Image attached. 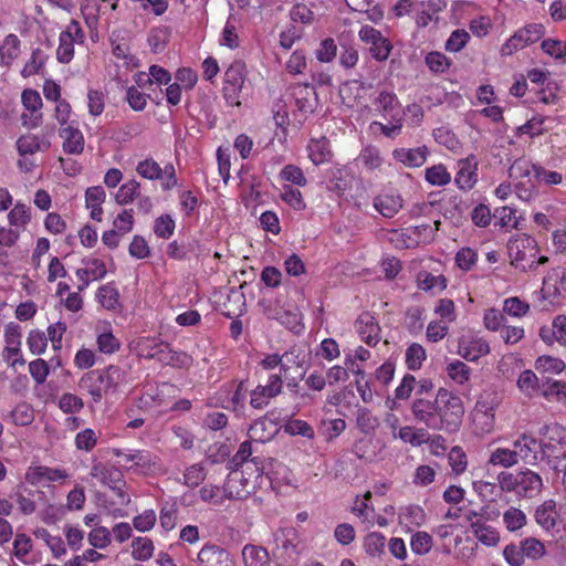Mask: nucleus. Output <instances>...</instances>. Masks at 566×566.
<instances>
[{
	"mask_svg": "<svg viewBox=\"0 0 566 566\" xmlns=\"http://www.w3.org/2000/svg\"><path fill=\"white\" fill-rule=\"evenodd\" d=\"M541 460L553 470L566 469V428L551 422L538 429Z\"/></svg>",
	"mask_w": 566,
	"mask_h": 566,
	"instance_id": "obj_1",
	"label": "nucleus"
},
{
	"mask_svg": "<svg viewBox=\"0 0 566 566\" xmlns=\"http://www.w3.org/2000/svg\"><path fill=\"white\" fill-rule=\"evenodd\" d=\"M126 380V371L116 365H109L103 369H95L84 374L78 382L82 390H85L94 402H101L104 395L116 391L120 384Z\"/></svg>",
	"mask_w": 566,
	"mask_h": 566,
	"instance_id": "obj_2",
	"label": "nucleus"
},
{
	"mask_svg": "<svg viewBox=\"0 0 566 566\" xmlns=\"http://www.w3.org/2000/svg\"><path fill=\"white\" fill-rule=\"evenodd\" d=\"M437 413L434 418V428L437 431L448 433L458 432L461 428L464 406L462 399L446 388L437 391Z\"/></svg>",
	"mask_w": 566,
	"mask_h": 566,
	"instance_id": "obj_3",
	"label": "nucleus"
},
{
	"mask_svg": "<svg viewBox=\"0 0 566 566\" xmlns=\"http://www.w3.org/2000/svg\"><path fill=\"white\" fill-rule=\"evenodd\" d=\"M136 350L145 359H156L172 368H188L193 361L186 352L174 350L168 343L150 337L139 339Z\"/></svg>",
	"mask_w": 566,
	"mask_h": 566,
	"instance_id": "obj_4",
	"label": "nucleus"
},
{
	"mask_svg": "<svg viewBox=\"0 0 566 566\" xmlns=\"http://www.w3.org/2000/svg\"><path fill=\"white\" fill-rule=\"evenodd\" d=\"M511 263L522 272L535 270L538 249L536 240L525 233L518 234L507 243Z\"/></svg>",
	"mask_w": 566,
	"mask_h": 566,
	"instance_id": "obj_5",
	"label": "nucleus"
},
{
	"mask_svg": "<svg viewBox=\"0 0 566 566\" xmlns=\"http://www.w3.org/2000/svg\"><path fill=\"white\" fill-rule=\"evenodd\" d=\"M499 488L502 491H513L517 495H522L527 492L539 493L543 486L541 475L530 469L521 471L516 475L502 473L499 476Z\"/></svg>",
	"mask_w": 566,
	"mask_h": 566,
	"instance_id": "obj_6",
	"label": "nucleus"
},
{
	"mask_svg": "<svg viewBox=\"0 0 566 566\" xmlns=\"http://www.w3.org/2000/svg\"><path fill=\"white\" fill-rule=\"evenodd\" d=\"M247 77V66L243 61H234L224 72L223 95L228 103L239 105V94Z\"/></svg>",
	"mask_w": 566,
	"mask_h": 566,
	"instance_id": "obj_7",
	"label": "nucleus"
},
{
	"mask_svg": "<svg viewBox=\"0 0 566 566\" xmlns=\"http://www.w3.org/2000/svg\"><path fill=\"white\" fill-rule=\"evenodd\" d=\"M359 39L369 44L370 55L377 61H386L391 52L392 45L381 32L370 25H363L358 32Z\"/></svg>",
	"mask_w": 566,
	"mask_h": 566,
	"instance_id": "obj_8",
	"label": "nucleus"
},
{
	"mask_svg": "<svg viewBox=\"0 0 566 566\" xmlns=\"http://www.w3.org/2000/svg\"><path fill=\"white\" fill-rule=\"evenodd\" d=\"M283 388L281 375H270L266 385L256 386L250 394V406L254 409H263L271 398L279 396Z\"/></svg>",
	"mask_w": 566,
	"mask_h": 566,
	"instance_id": "obj_9",
	"label": "nucleus"
},
{
	"mask_svg": "<svg viewBox=\"0 0 566 566\" xmlns=\"http://www.w3.org/2000/svg\"><path fill=\"white\" fill-rule=\"evenodd\" d=\"M69 479L65 470L53 469L44 465L30 467L25 480L36 486H50L51 483H64Z\"/></svg>",
	"mask_w": 566,
	"mask_h": 566,
	"instance_id": "obj_10",
	"label": "nucleus"
},
{
	"mask_svg": "<svg viewBox=\"0 0 566 566\" xmlns=\"http://www.w3.org/2000/svg\"><path fill=\"white\" fill-rule=\"evenodd\" d=\"M513 447L518 459L527 464L535 465L541 460L539 438L523 432L513 442Z\"/></svg>",
	"mask_w": 566,
	"mask_h": 566,
	"instance_id": "obj_11",
	"label": "nucleus"
},
{
	"mask_svg": "<svg viewBox=\"0 0 566 566\" xmlns=\"http://www.w3.org/2000/svg\"><path fill=\"white\" fill-rule=\"evenodd\" d=\"M478 167L479 161L474 155H469L458 161V172L454 181L461 190L469 191L475 186L478 182Z\"/></svg>",
	"mask_w": 566,
	"mask_h": 566,
	"instance_id": "obj_12",
	"label": "nucleus"
},
{
	"mask_svg": "<svg viewBox=\"0 0 566 566\" xmlns=\"http://www.w3.org/2000/svg\"><path fill=\"white\" fill-rule=\"evenodd\" d=\"M536 522L545 530L555 527L558 523L566 525V511L562 505L557 509L554 500H547L535 512Z\"/></svg>",
	"mask_w": 566,
	"mask_h": 566,
	"instance_id": "obj_13",
	"label": "nucleus"
},
{
	"mask_svg": "<svg viewBox=\"0 0 566 566\" xmlns=\"http://www.w3.org/2000/svg\"><path fill=\"white\" fill-rule=\"evenodd\" d=\"M290 92L300 112L311 114L315 111L317 95L313 86L297 83L290 86Z\"/></svg>",
	"mask_w": 566,
	"mask_h": 566,
	"instance_id": "obj_14",
	"label": "nucleus"
},
{
	"mask_svg": "<svg viewBox=\"0 0 566 566\" xmlns=\"http://www.w3.org/2000/svg\"><path fill=\"white\" fill-rule=\"evenodd\" d=\"M437 396L433 400L416 397L411 402L410 410L419 423L424 424L427 428L433 430L434 428V418L437 413Z\"/></svg>",
	"mask_w": 566,
	"mask_h": 566,
	"instance_id": "obj_15",
	"label": "nucleus"
},
{
	"mask_svg": "<svg viewBox=\"0 0 566 566\" xmlns=\"http://www.w3.org/2000/svg\"><path fill=\"white\" fill-rule=\"evenodd\" d=\"M115 454L117 457H123L126 463H132L129 469L137 473L146 474L157 464V457L147 450H135L130 453L115 450Z\"/></svg>",
	"mask_w": 566,
	"mask_h": 566,
	"instance_id": "obj_16",
	"label": "nucleus"
},
{
	"mask_svg": "<svg viewBox=\"0 0 566 566\" xmlns=\"http://www.w3.org/2000/svg\"><path fill=\"white\" fill-rule=\"evenodd\" d=\"M355 329L361 340L368 346H376L380 340V327L376 318L368 312L361 313L356 322Z\"/></svg>",
	"mask_w": 566,
	"mask_h": 566,
	"instance_id": "obj_17",
	"label": "nucleus"
},
{
	"mask_svg": "<svg viewBox=\"0 0 566 566\" xmlns=\"http://www.w3.org/2000/svg\"><path fill=\"white\" fill-rule=\"evenodd\" d=\"M459 355L469 361H476L490 353L489 343L478 336H464L459 342Z\"/></svg>",
	"mask_w": 566,
	"mask_h": 566,
	"instance_id": "obj_18",
	"label": "nucleus"
},
{
	"mask_svg": "<svg viewBox=\"0 0 566 566\" xmlns=\"http://www.w3.org/2000/svg\"><path fill=\"white\" fill-rule=\"evenodd\" d=\"M371 497H356L352 512L365 524L367 527L385 526L387 524L386 518L380 515L373 504H370Z\"/></svg>",
	"mask_w": 566,
	"mask_h": 566,
	"instance_id": "obj_19",
	"label": "nucleus"
},
{
	"mask_svg": "<svg viewBox=\"0 0 566 566\" xmlns=\"http://www.w3.org/2000/svg\"><path fill=\"white\" fill-rule=\"evenodd\" d=\"M429 155L427 146L417 148H396L392 151V157L403 164L406 167L415 168L422 166Z\"/></svg>",
	"mask_w": 566,
	"mask_h": 566,
	"instance_id": "obj_20",
	"label": "nucleus"
},
{
	"mask_svg": "<svg viewBox=\"0 0 566 566\" xmlns=\"http://www.w3.org/2000/svg\"><path fill=\"white\" fill-rule=\"evenodd\" d=\"M97 506L106 515L113 517L128 516L135 509H130V499L126 497H97Z\"/></svg>",
	"mask_w": 566,
	"mask_h": 566,
	"instance_id": "obj_21",
	"label": "nucleus"
},
{
	"mask_svg": "<svg viewBox=\"0 0 566 566\" xmlns=\"http://www.w3.org/2000/svg\"><path fill=\"white\" fill-rule=\"evenodd\" d=\"M201 566H230L229 553L216 545H205L198 553Z\"/></svg>",
	"mask_w": 566,
	"mask_h": 566,
	"instance_id": "obj_22",
	"label": "nucleus"
},
{
	"mask_svg": "<svg viewBox=\"0 0 566 566\" xmlns=\"http://www.w3.org/2000/svg\"><path fill=\"white\" fill-rule=\"evenodd\" d=\"M60 137L63 139V150L66 154L71 155H80L84 150V136L82 132L69 125L66 127L61 128Z\"/></svg>",
	"mask_w": 566,
	"mask_h": 566,
	"instance_id": "obj_23",
	"label": "nucleus"
},
{
	"mask_svg": "<svg viewBox=\"0 0 566 566\" xmlns=\"http://www.w3.org/2000/svg\"><path fill=\"white\" fill-rule=\"evenodd\" d=\"M51 147L49 139L39 137L38 135H22L17 140V149L21 157L33 155L38 151H46Z\"/></svg>",
	"mask_w": 566,
	"mask_h": 566,
	"instance_id": "obj_24",
	"label": "nucleus"
},
{
	"mask_svg": "<svg viewBox=\"0 0 566 566\" xmlns=\"http://www.w3.org/2000/svg\"><path fill=\"white\" fill-rule=\"evenodd\" d=\"M374 208L385 218H392L402 208V198L395 193H381L374 199Z\"/></svg>",
	"mask_w": 566,
	"mask_h": 566,
	"instance_id": "obj_25",
	"label": "nucleus"
},
{
	"mask_svg": "<svg viewBox=\"0 0 566 566\" xmlns=\"http://www.w3.org/2000/svg\"><path fill=\"white\" fill-rule=\"evenodd\" d=\"M308 157L315 166L328 163L332 159L329 140L326 137L312 138L307 145Z\"/></svg>",
	"mask_w": 566,
	"mask_h": 566,
	"instance_id": "obj_26",
	"label": "nucleus"
},
{
	"mask_svg": "<svg viewBox=\"0 0 566 566\" xmlns=\"http://www.w3.org/2000/svg\"><path fill=\"white\" fill-rule=\"evenodd\" d=\"M276 433L275 423L268 417L255 420L249 428L248 434L251 440L264 443L270 441Z\"/></svg>",
	"mask_w": 566,
	"mask_h": 566,
	"instance_id": "obj_27",
	"label": "nucleus"
},
{
	"mask_svg": "<svg viewBox=\"0 0 566 566\" xmlns=\"http://www.w3.org/2000/svg\"><path fill=\"white\" fill-rule=\"evenodd\" d=\"M542 396L548 401H566V381L545 378L541 386Z\"/></svg>",
	"mask_w": 566,
	"mask_h": 566,
	"instance_id": "obj_28",
	"label": "nucleus"
},
{
	"mask_svg": "<svg viewBox=\"0 0 566 566\" xmlns=\"http://www.w3.org/2000/svg\"><path fill=\"white\" fill-rule=\"evenodd\" d=\"M96 298L108 311H119V292L114 282L102 285L96 292Z\"/></svg>",
	"mask_w": 566,
	"mask_h": 566,
	"instance_id": "obj_29",
	"label": "nucleus"
},
{
	"mask_svg": "<svg viewBox=\"0 0 566 566\" xmlns=\"http://www.w3.org/2000/svg\"><path fill=\"white\" fill-rule=\"evenodd\" d=\"M94 471L97 473L95 476H98L101 482L107 485L111 490L117 491L118 495H124L122 488L125 485V481L123 480V473L115 468H101L94 467Z\"/></svg>",
	"mask_w": 566,
	"mask_h": 566,
	"instance_id": "obj_30",
	"label": "nucleus"
},
{
	"mask_svg": "<svg viewBox=\"0 0 566 566\" xmlns=\"http://www.w3.org/2000/svg\"><path fill=\"white\" fill-rule=\"evenodd\" d=\"M516 385L521 392L527 398H532L537 394L542 386L538 377L531 369H525L520 374Z\"/></svg>",
	"mask_w": 566,
	"mask_h": 566,
	"instance_id": "obj_31",
	"label": "nucleus"
},
{
	"mask_svg": "<svg viewBox=\"0 0 566 566\" xmlns=\"http://www.w3.org/2000/svg\"><path fill=\"white\" fill-rule=\"evenodd\" d=\"M245 566H269L268 551L260 546L245 545L242 549Z\"/></svg>",
	"mask_w": 566,
	"mask_h": 566,
	"instance_id": "obj_32",
	"label": "nucleus"
},
{
	"mask_svg": "<svg viewBox=\"0 0 566 566\" xmlns=\"http://www.w3.org/2000/svg\"><path fill=\"white\" fill-rule=\"evenodd\" d=\"M132 557L139 562H146L150 559L155 552V545L148 537H135L130 544Z\"/></svg>",
	"mask_w": 566,
	"mask_h": 566,
	"instance_id": "obj_33",
	"label": "nucleus"
},
{
	"mask_svg": "<svg viewBox=\"0 0 566 566\" xmlns=\"http://www.w3.org/2000/svg\"><path fill=\"white\" fill-rule=\"evenodd\" d=\"M534 367L539 374L559 375L566 365L557 357L542 355L535 360Z\"/></svg>",
	"mask_w": 566,
	"mask_h": 566,
	"instance_id": "obj_34",
	"label": "nucleus"
},
{
	"mask_svg": "<svg viewBox=\"0 0 566 566\" xmlns=\"http://www.w3.org/2000/svg\"><path fill=\"white\" fill-rule=\"evenodd\" d=\"M538 165L532 164L526 158H517L511 165L509 169V175L514 180H523V179H532V176H535V168Z\"/></svg>",
	"mask_w": 566,
	"mask_h": 566,
	"instance_id": "obj_35",
	"label": "nucleus"
},
{
	"mask_svg": "<svg viewBox=\"0 0 566 566\" xmlns=\"http://www.w3.org/2000/svg\"><path fill=\"white\" fill-rule=\"evenodd\" d=\"M447 375L458 385H464L470 380L471 368L461 360H452L446 367Z\"/></svg>",
	"mask_w": 566,
	"mask_h": 566,
	"instance_id": "obj_36",
	"label": "nucleus"
},
{
	"mask_svg": "<svg viewBox=\"0 0 566 566\" xmlns=\"http://www.w3.org/2000/svg\"><path fill=\"white\" fill-rule=\"evenodd\" d=\"M472 528L478 541L486 546H495L500 541L499 532L492 526L480 523V521L473 522Z\"/></svg>",
	"mask_w": 566,
	"mask_h": 566,
	"instance_id": "obj_37",
	"label": "nucleus"
},
{
	"mask_svg": "<svg viewBox=\"0 0 566 566\" xmlns=\"http://www.w3.org/2000/svg\"><path fill=\"white\" fill-rule=\"evenodd\" d=\"M427 358V352L422 345L412 343L406 349L405 361L410 370H418Z\"/></svg>",
	"mask_w": 566,
	"mask_h": 566,
	"instance_id": "obj_38",
	"label": "nucleus"
},
{
	"mask_svg": "<svg viewBox=\"0 0 566 566\" xmlns=\"http://www.w3.org/2000/svg\"><path fill=\"white\" fill-rule=\"evenodd\" d=\"M139 189L140 184L135 179H130L119 187L115 193V201L122 206L132 203L138 197Z\"/></svg>",
	"mask_w": 566,
	"mask_h": 566,
	"instance_id": "obj_39",
	"label": "nucleus"
},
{
	"mask_svg": "<svg viewBox=\"0 0 566 566\" xmlns=\"http://www.w3.org/2000/svg\"><path fill=\"white\" fill-rule=\"evenodd\" d=\"M253 451H252V443L251 441H243L237 451V453L231 458L230 460V468L231 469H239L248 460H251L254 464L260 463L259 457L251 458Z\"/></svg>",
	"mask_w": 566,
	"mask_h": 566,
	"instance_id": "obj_40",
	"label": "nucleus"
},
{
	"mask_svg": "<svg viewBox=\"0 0 566 566\" xmlns=\"http://www.w3.org/2000/svg\"><path fill=\"white\" fill-rule=\"evenodd\" d=\"M516 450H510L506 448H497L491 453L489 462L493 465H501L503 468H510L518 462Z\"/></svg>",
	"mask_w": 566,
	"mask_h": 566,
	"instance_id": "obj_41",
	"label": "nucleus"
},
{
	"mask_svg": "<svg viewBox=\"0 0 566 566\" xmlns=\"http://www.w3.org/2000/svg\"><path fill=\"white\" fill-rule=\"evenodd\" d=\"M358 160L368 170L378 169L382 164L379 149L373 145H368L361 149L358 156Z\"/></svg>",
	"mask_w": 566,
	"mask_h": 566,
	"instance_id": "obj_42",
	"label": "nucleus"
},
{
	"mask_svg": "<svg viewBox=\"0 0 566 566\" xmlns=\"http://www.w3.org/2000/svg\"><path fill=\"white\" fill-rule=\"evenodd\" d=\"M280 198L296 211H302L306 208L302 192L292 186H283Z\"/></svg>",
	"mask_w": 566,
	"mask_h": 566,
	"instance_id": "obj_43",
	"label": "nucleus"
},
{
	"mask_svg": "<svg viewBox=\"0 0 566 566\" xmlns=\"http://www.w3.org/2000/svg\"><path fill=\"white\" fill-rule=\"evenodd\" d=\"M136 171L143 178L148 180H158L163 178V168L153 158H147L138 163Z\"/></svg>",
	"mask_w": 566,
	"mask_h": 566,
	"instance_id": "obj_44",
	"label": "nucleus"
},
{
	"mask_svg": "<svg viewBox=\"0 0 566 566\" xmlns=\"http://www.w3.org/2000/svg\"><path fill=\"white\" fill-rule=\"evenodd\" d=\"M231 450L227 443L216 442L208 447L206 461L210 464L223 463L230 457Z\"/></svg>",
	"mask_w": 566,
	"mask_h": 566,
	"instance_id": "obj_45",
	"label": "nucleus"
},
{
	"mask_svg": "<svg viewBox=\"0 0 566 566\" xmlns=\"http://www.w3.org/2000/svg\"><path fill=\"white\" fill-rule=\"evenodd\" d=\"M74 42L67 33H60L56 59L60 63L67 64L74 56Z\"/></svg>",
	"mask_w": 566,
	"mask_h": 566,
	"instance_id": "obj_46",
	"label": "nucleus"
},
{
	"mask_svg": "<svg viewBox=\"0 0 566 566\" xmlns=\"http://www.w3.org/2000/svg\"><path fill=\"white\" fill-rule=\"evenodd\" d=\"M474 422H482L483 423V430L489 432L493 428L494 422V413L493 408L486 406L485 402L478 401L475 409H474Z\"/></svg>",
	"mask_w": 566,
	"mask_h": 566,
	"instance_id": "obj_47",
	"label": "nucleus"
},
{
	"mask_svg": "<svg viewBox=\"0 0 566 566\" xmlns=\"http://www.w3.org/2000/svg\"><path fill=\"white\" fill-rule=\"evenodd\" d=\"M426 180L432 186H446L451 181V176L443 165H434L426 169Z\"/></svg>",
	"mask_w": 566,
	"mask_h": 566,
	"instance_id": "obj_48",
	"label": "nucleus"
},
{
	"mask_svg": "<svg viewBox=\"0 0 566 566\" xmlns=\"http://www.w3.org/2000/svg\"><path fill=\"white\" fill-rule=\"evenodd\" d=\"M424 63L433 73H444L449 70L451 61L441 52H429L424 57Z\"/></svg>",
	"mask_w": 566,
	"mask_h": 566,
	"instance_id": "obj_49",
	"label": "nucleus"
},
{
	"mask_svg": "<svg viewBox=\"0 0 566 566\" xmlns=\"http://www.w3.org/2000/svg\"><path fill=\"white\" fill-rule=\"evenodd\" d=\"M399 518L407 525L420 526L426 521V513L420 506H406L401 509Z\"/></svg>",
	"mask_w": 566,
	"mask_h": 566,
	"instance_id": "obj_50",
	"label": "nucleus"
},
{
	"mask_svg": "<svg viewBox=\"0 0 566 566\" xmlns=\"http://www.w3.org/2000/svg\"><path fill=\"white\" fill-rule=\"evenodd\" d=\"M177 513H178V509H177L176 502L166 503L163 506V509L160 511V515H159V522H160V526L166 532H169L176 527L177 518H178Z\"/></svg>",
	"mask_w": 566,
	"mask_h": 566,
	"instance_id": "obj_51",
	"label": "nucleus"
},
{
	"mask_svg": "<svg viewBox=\"0 0 566 566\" xmlns=\"http://www.w3.org/2000/svg\"><path fill=\"white\" fill-rule=\"evenodd\" d=\"M521 545L524 557L530 559L536 560L546 554L544 544L534 537L525 538L521 542Z\"/></svg>",
	"mask_w": 566,
	"mask_h": 566,
	"instance_id": "obj_52",
	"label": "nucleus"
},
{
	"mask_svg": "<svg viewBox=\"0 0 566 566\" xmlns=\"http://www.w3.org/2000/svg\"><path fill=\"white\" fill-rule=\"evenodd\" d=\"M419 289L426 292L443 291L447 287V279L443 275H433L424 273V277L419 276Z\"/></svg>",
	"mask_w": 566,
	"mask_h": 566,
	"instance_id": "obj_53",
	"label": "nucleus"
},
{
	"mask_svg": "<svg viewBox=\"0 0 566 566\" xmlns=\"http://www.w3.org/2000/svg\"><path fill=\"white\" fill-rule=\"evenodd\" d=\"M175 228V220L169 214H163L154 222V232L161 239H169L174 234Z\"/></svg>",
	"mask_w": 566,
	"mask_h": 566,
	"instance_id": "obj_54",
	"label": "nucleus"
},
{
	"mask_svg": "<svg viewBox=\"0 0 566 566\" xmlns=\"http://www.w3.org/2000/svg\"><path fill=\"white\" fill-rule=\"evenodd\" d=\"M46 56L44 52L36 48L32 51L30 60L25 63L22 75L24 77L38 74L45 63Z\"/></svg>",
	"mask_w": 566,
	"mask_h": 566,
	"instance_id": "obj_55",
	"label": "nucleus"
},
{
	"mask_svg": "<svg viewBox=\"0 0 566 566\" xmlns=\"http://www.w3.org/2000/svg\"><path fill=\"white\" fill-rule=\"evenodd\" d=\"M449 464L457 475L463 473L468 465L467 454L461 447H453L448 454Z\"/></svg>",
	"mask_w": 566,
	"mask_h": 566,
	"instance_id": "obj_56",
	"label": "nucleus"
},
{
	"mask_svg": "<svg viewBox=\"0 0 566 566\" xmlns=\"http://www.w3.org/2000/svg\"><path fill=\"white\" fill-rule=\"evenodd\" d=\"M542 50L552 57L566 62V42L546 39L542 42Z\"/></svg>",
	"mask_w": 566,
	"mask_h": 566,
	"instance_id": "obj_57",
	"label": "nucleus"
},
{
	"mask_svg": "<svg viewBox=\"0 0 566 566\" xmlns=\"http://www.w3.org/2000/svg\"><path fill=\"white\" fill-rule=\"evenodd\" d=\"M528 311L530 305L516 296L509 297L503 303V312L514 317L525 316Z\"/></svg>",
	"mask_w": 566,
	"mask_h": 566,
	"instance_id": "obj_58",
	"label": "nucleus"
},
{
	"mask_svg": "<svg viewBox=\"0 0 566 566\" xmlns=\"http://www.w3.org/2000/svg\"><path fill=\"white\" fill-rule=\"evenodd\" d=\"M280 177L298 187H304L307 184L303 170L294 165L284 166L280 172Z\"/></svg>",
	"mask_w": 566,
	"mask_h": 566,
	"instance_id": "obj_59",
	"label": "nucleus"
},
{
	"mask_svg": "<svg viewBox=\"0 0 566 566\" xmlns=\"http://www.w3.org/2000/svg\"><path fill=\"white\" fill-rule=\"evenodd\" d=\"M59 407L64 413H76L82 410L84 402L81 397L66 392L60 397Z\"/></svg>",
	"mask_w": 566,
	"mask_h": 566,
	"instance_id": "obj_60",
	"label": "nucleus"
},
{
	"mask_svg": "<svg viewBox=\"0 0 566 566\" xmlns=\"http://www.w3.org/2000/svg\"><path fill=\"white\" fill-rule=\"evenodd\" d=\"M470 39L469 33L463 29L454 30L446 42V50L449 52H459L468 43Z\"/></svg>",
	"mask_w": 566,
	"mask_h": 566,
	"instance_id": "obj_61",
	"label": "nucleus"
},
{
	"mask_svg": "<svg viewBox=\"0 0 566 566\" xmlns=\"http://www.w3.org/2000/svg\"><path fill=\"white\" fill-rule=\"evenodd\" d=\"M206 469L201 463L192 464L187 468L184 474L185 484L190 488L198 486L206 479Z\"/></svg>",
	"mask_w": 566,
	"mask_h": 566,
	"instance_id": "obj_62",
	"label": "nucleus"
},
{
	"mask_svg": "<svg viewBox=\"0 0 566 566\" xmlns=\"http://www.w3.org/2000/svg\"><path fill=\"white\" fill-rule=\"evenodd\" d=\"M434 140L446 146L450 150H454L459 147V140L457 136L448 127H439L433 130Z\"/></svg>",
	"mask_w": 566,
	"mask_h": 566,
	"instance_id": "obj_63",
	"label": "nucleus"
},
{
	"mask_svg": "<svg viewBox=\"0 0 566 566\" xmlns=\"http://www.w3.org/2000/svg\"><path fill=\"white\" fill-rule=\"evenodd\" d=\"M411 549L417 555L427 554L432 546V537L426 532H418L411 537Z\"/></svg>",
	"mask_w": 566,
	"mask_h": 566,
	"instance_id": "obj_64",
	"label": "nucleus"
}]
</instances>
